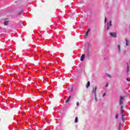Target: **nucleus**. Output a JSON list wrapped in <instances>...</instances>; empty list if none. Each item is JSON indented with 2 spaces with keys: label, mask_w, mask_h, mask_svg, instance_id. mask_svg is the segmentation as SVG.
<instances>
[{
  "label": "nucleus",
  "mask_w": 130,
  "mask_h": 130,
  "mask_svg": "<svg viewBox=\"0 0 130 130\" xmlns=\"http://www.w3.org/2000/svg\"><path fill=\"white\" fill-rule=\"evenodd\" d=\"M125 98L124 96H120V102H119V105H121L123 102V100Z\"/></svg>",
  "instance_id": "obj_1"
},
{
  "label": "nucleus",
  "mask_w": 130,
  "mask_h": 130,
  "mask_svg": "<svg viewBox=\"0 0 130 130\" xmlns=\"http://www.w3.org/2000/svg\"><path fill=\"white\" fill-rule=\"evenodd\" d=\"M110 35L112 36V37H114V38L117 36V34H116V32H110Z\"/></svg>",
  "instance_id": "obj_2"
},
{
  "label": "nucleus",
  "mask_w": 130,
  "mask_h": 130,
  "mask_svg": "<svg viewBox=\"0 0 130 130\" xmlns=\"http://www.w3.org/2000/svg\"><path fill=\"white\" fill-rule=\"evenodd\" d=\"M90 30L91 29L90 28L87 29V30L86 31V34L84 35L85 38H87V37H88V35L89 34V32H90Z\"/></svg>",
  "instance_id": "obj_3"
},
{
  "label": "nucleus",
  "mask_w": 130,
  "mask_h": 130,
  "mask_svg": "<svg viewBox=\"0 0 130 130\" xmlns=\"http://www.w3.org/2000/svg\"><path fill=\"white\" fill-rule=\"evenodd\" d=\"M96 91H97V87H95L94 88V87H93L92 93H94L95 97H96Z\"/></svg>",
  "instance_id": "obj_4"
},
{
  "label": "nucleus",
  "mask_w": 130,
  "mask_h": 130,
  "mask_svg": "<svg viewBox=\"0 0 130 130\" xmlns=\"http://www.w3.org/2000/svg\"><path fill=\"white\" fill-rule=\"evenodd\" d=\"M123 107L121 106L120 109V113H121V115H124V114H123V111L122 110Z\"/></svg>",
  "instance_id": "obj_5"
},
{
  "label": "nucleus",
  "mask_w": 130,
  "mask_h": 130,
  "mask_svg": "<svg viewBox=\"0 0 130 130\" xmlns=\"http://www.w3.org/2000/svg\"><path fill=\"white\" fill-rule=\"evenodd\" d=\"M84 59H85V54L82 55L80 58V60L81 61H83Z\"/></svg>",
  "instance_id": "obj_6"
},
{
  "label": "nucleus",
  "mask_w": 130,
  "mask_h": 130,
  "mask_svg": "<svg viewBox=\"0 0 130 130\" xmlns=\"http://www.w3.org/2000/svg\"><path fill=\"white\" fill-rule=\"evenodd\" d=\"M71 98H72L71 96H70L68 99L66 101L65 103H69V102H70V101L71 100Z\"/></svg>",
  "instance_id": "obj_7"
},
{
  "label": "nucleus",
  "mask_w": 130,
  "mask_h": 130,
  "mask_svg": "<svg viewBox=\"0 0 130 130\" xmlns=\"http://www.w3.org/2000/svg\"><path fill=\"white\" fill-rule=\"evenodd\" d=\"M112 22V21H110L109 24H108V27L107 28V30H109V26H112V24L111 23Z\"/></svg>",
  "instance_id": "obj_8"
},
{
  "label": "nucleus",
  "mask_w": 130,
  "mask_h": 130,
  "mask_svg": "<svg viewBox=\"0 0 130 130\" xmlns=\"http://www.w3.org/2000/svg\"><path fill=\"white\" fill-rule=\"evenodd\" d=\"M86 88H88L89 87H90V82L88 81L86 84Z\"/></svg>",
  "instance_id": "obj_9"
},
{
  "label": "nucleus",
  "mask_w": 130,
  "mask_h": 130,
  "mask_svg": "<svg viewBox=\"0 0 130 130\" xmlns=\"http://www.w3.org/2000/svg\"><path fill=\"white\" fill-rule=\"evenodd\" d=\"M4 24L6 26L8 25L9 24V21H5Z\"/></svg>",
  "instance_id": "obj_10"
},
{
  "label": "nucleus",
  "mask_w": 130,
  "mask_h": 130,
  "mask_svg": "<svg viewBox=\"0 0 130 130\" xmlns=\"http://www.w3.org/2000/svg\"><path fill=\"white\" fill-rule=\"evenodd\" d=\"M75 123H78V117H76L75 118Z\"/></svg>",
  "instance_id": "obj_11"
},
{
  "label": "nucleus",
  "mask_w": 130,
  "mask_h": 130,
  "mask_svg": "<svg viewBox=\"0 0 130 130\" xmlns=\"http://www.w3.org/2000/svg\"><path fill=\"white\" fill-rule=\"evenodd\" d=\"M125 41H126V46L128 45V41L127 39H126Z\"/></svg>",
  "instance_id": "obj_12"
},
{
  "label": "nucleus",
  "mask_w": 130,
  "mask_h": 130,
  "mask_svg": "<svg viewBox=\"0 0 130 130\" xmlns=\"http://www.w3.org/2000/svg\"><path fill=\"white\" fill-rule=\"evenodd\" d=\"M22 13H23V10H21L19 13H18V16H20V15Z\"/></svg>",
  "instance_id": "obj_13"
},
{
  "label": "nucleus",
  "mask_w": 130,
  "mask_h": 130,
  "mask_svg": "<svg viewBox=\"0 0 130 130\" xmlns=\"http://www.w3.org/2000/svg\"><path fill=\"white\" fill-rule=\"evenodd\" d=\"M124 115H122V120H123V121L124 120Z\"/></svg>",
  "instance_id": "obj_14"
},
{
  "label": "nucleus",
  "mask_w": 130,
  "mask_h": 130,
  "mask_svg": "<svg viewBox=\"0 0 130 130\" xmlns=\"http://www.w3.org/2000/svg\"><path fill=\"white\" fill-rule=\"evenodd\" d=\"M45 81L48 82V81L47 80H46V78H45V79H44V84H45Z\"/></svg>",
  "instance_id": "obj_15"
},
{
  "label": "nucleus",
  "mask_w": 130,
  "mask_h": 130,
  "mask_svg": "<svg viewBox=\"0 0 130 130\" xmlns=\"http://www.w3.org/2000/svg\"><path fill=\"white\" fill-rule=\"evenodd\" d=\"M118 47L119 51H120V45H119L118 46Z\"/></svg>",
  "instance_id": "obj_16"
},
{
  "label": "nucleus",
  "mask_w": 130,
  "mask_h": 130,
  "mask_svg": "<svg viewBox=\"0 0 130 130\" xmlns=\"http://www.w3.org/2000/svg\"><path fill=\"white\" fill-rule=\"evenodd\" d=\"M128 70H129V67L128 66L127 68V72L128 73Z\"/></svg>",
  "instance_id": "obj_17"
},
{
  "label": "nucleus",
  "mask_w": 130,
  "mask_h": 130,
  "mask_svg": "<svg viewBox=\"0 0 130 130\" xmlns=\"http://www.w3.org/2000/svg\"><path fill=\"white\" fill-rule=\"evenodd\" d=\"M107 21V18L106 17H105V23H106Z\"/></svg>",
  "instance_id": "obj_18"
},
{
  "label": "nucleus",
  "mask_w": 130,
  "mask_h": 130,
  "mask_svg": "<svg viewBox=\"0 0 130 130\" xmlns=\"http://www.w3.org/2000/svg\"><path fill=\"white\" fill-rule=\"evenodd\" d=\"M76 105H77V106H79V105H80V104H79V103L78 102H77Z\"/></svg>",
  "instance_id": "obj_19"
},
{
  "label": "nucleus",
  "mask_w": 130,
  "mask_h": 130,
  "mask_svg": "<svg viewBox=\"0 0 130 130\" xmlns=\"http://www.w3.org/2000/svg\"><path fill=\"white\" fill-rule=\"evenodd\" d=\"M107 76H108V77H109V78H111L110 75L107 74Z\"/></svg>",
  "instance_id": "obj_20"
},
{
  "label": "nucleus",
  "mask_w": 130,
  "mask_h": 130,
  "mask_svg": "<svg viewBox=\"0 0 130 130\" xmlns=\"http://www.w3.org/2000/svg\"><path fill=\"white\" fill-rule=\"evenodd\" d=\"M126 80H127V82H129L130 81V80H128V78H127Z\"/></svg>",
  "instance_id": "obj_21"
},
{
  "label": "nucleus",
  "mask_w": 130,
  "mask_h": 130,
  "mask_svg": "<svg viewBox=\"0 0 130 130\" xmlns=\"http://www.w3.org/2000/svg\"><path fill=\"white\" fill-rule=\"evenodd\" d=\"M118 118V115H116V118Z\"/></svg>",
  "instance_id": "obj_22"
},
{
  "label": "nucleus",
  "mask_w": 130,
  "mask_h": 130,
  "mask_svg": "<svg viewBox=\"0 0 130 130\" xmlns=\"http://www.w3.org/2000/svg\"><path fill=\"white\" fill-rule=\"evenodd\" d=\"M105 95H106V93H104L103 95V97H104V96H105Z\"/></svg>",
  "instance_id": "obj_23"
},
{
  "label": "nucleus",
  "mask_w": 130,
  "mask_h": 130,
  "mask_svg": "<svg viewBox=\"0 0 130 130\" xmlns=\"http://www.w3.org/2000/svg\"><path fill=\"white\" fill-rule=\"evenodd\" d=\"M95 99L96 102L98 101V100H97V98H95Z\"/></svg>",
  "instance_id": "obj_24"
},
{
  "label": "nucleus",
  "mask_w": 130,
  "mask_h": 130,
  "mask_svg": "<svg viewBox=\"0 0 130 130\" xmlns=\"http://www.w3.org/2000/svg\"><path fill=\"white\" fill-rule=\"evenodd\" d=\"M106 87H108V84L106 85Z\"/></svg>",
  "instance_id": "obj_25"
}]
</instances>
